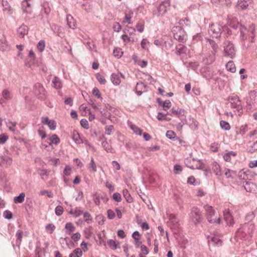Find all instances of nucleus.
Returning a JSON list of instances; mask_svg holds the SVG:
<instances>
[{
  "mask_svg": "<svg viewBox=\"0 0 257 257\" xmlns=\"http://www.w3.org/2000/svg\"><path fill=\"white\" fill-rule=\"evenodd\" d=\"M247 28L244 26L240 25V39L242 41H244L247 39L246 32Z\"/></svg>",
  "mask_w": 257,
  "mask_h": 257,
  "instance_id": "obj_21",
  "label": "nucleus"
},
{
  "mask_svg": "<svg viewBox=\"0 0 257 257\" xmlns=\"http://www.w3.org/2000/svg\"><path fill=\"white\" fill-rule=\"evenodd\" d=\"M231 108H236L239 113H242L241 101L237 95L232 96L228 98Z\"/></svg>",
  "mask_w": 257,
  "mask_h": 257,
  "instance_id": "obj_7",
  "label": "nucleus"
},
{
  "mask_svg": "<svg viewBox=\"0 0 257 257\" xmlns=\"http://www.w3.org/2000/svg\"><path fill=\"white\" fill-rule=\"evenodd\" d=\"M8 136L5 134L0 135V144H4L8 139Z\"/></svg>",
  "mask_w": 257,
  "mask_h": 257,
  "instance_id": "obj_52",
  "label": "nucleus"
},
{
  "mask_svg": "<svg viewBox=\"0 0 257 257\" xmlns=\"http://www.w3.org/2000/svg\"><path fill=\"white\" fill-rule=\"evenodd\" d=\"M25 194L24 192L20 193L19 196L15 197L14 201L15 203H21L24 201Z\"/></svg>",
  "mask_w": 257,
  "mask_h": 257,
  "instance_id": "obj_26",
  "label": "nucleus"
},
{
  "mask_svg": "<svg viewBox=\"0 0 257 257\" xmlns=\"http://www.w3.org/2000/svg\"><path fill=\"white\" fill-rule=\"evenodd\" d=\"M224 219L226 223L229 226H231L234 224L232 216L229 209L225 210L223 211Z\"/></svg>",
  "mask_w": 257,
  "mask_h": 257,
  "instance_id": "obj_13",
  "label": "nucleus"
},
{
  "mask_svg": "<svg viewBox=\"0 0 257 257\" xmlns=\"http://www.w3.org/2000/svg\"><path fill=\"white\" fill-rule=\"evenodd\" d=\"M162 106L163 107L164 110H166L171 107V102L170 100H167L163 102Z\"/></svg>",
  "mask_w": 257,
  "mask_h": 257,
  "instance_id": "obj_49",
  "label": "nucleus"
},
{
  "mask_svg": "<svg viewBox=\"0 0 257 257\" xmlns=\"http://www.w3.org/2000/svg\"><path fill=\"white\" fill-rule=\"evenodd\" d=\"M53 87L56 89H60L61 88L62 85L59 79L56 76H55L52 80Z\"/></svg>",
  "mask_w": 257,
  "mask_h": 257,
  "instance_id": "obj_24",
  "label": "nucleus"
},
{
  "mask_svg": "<svg viewBox=\"0 0 257 257\" xmlns=\"http://www.w3.org/2000/svg\"><path fill=\"white\" fill-rule=\"evenodd\" d=\"M8 48V44L5 38L0 39V50L5 51Z\"/></svg>",
  "mask_w": 257,
  "mask_h": 257,
  "instance_id": "obj_29",
  "label": "nucleus"
},
{
  "mask_svg": "<svg viewBox=\"0 0 257 257\" xmlns=\"http://www.w3.org/2000/svg\"><path fill=\"white\" fill-rule=\"evenodd\" d=\"M166 136L170 140H175L176 138H177L176 134L172 131H168Z\"/></svg>",
  "mask_w": 257,
  "mask_h": 257,
  "instance_id": "obj_43",
  "label": "nucleus"
},
{
  "mask_svg": "<svg viewBox=\"0 0 257 257\" xmlns=\"http://www.w3.org/2000/svg\"><path fill=\"white\" fill-rule=\"evenodd\" d=\"M35 87V94L38 98L41 100L45 99L47 95L44 87L39 83L36 84Z\"/></svg>",
  "mask_w": 257,
  "mask_h": 257,
  "instance_id": "obj_8",
  "label": "nucleus"
},
{
  "mask_svg": "<svg viewBox=\"0 0 257 257\" xmlns=\"http://www.w3.org/2000/svg\"><path fill=\"white\" fill-rule=\"evenodd\" d=\"M81 125L84 128L88 129L89 128V124L88 121L85 119H82L80 121Z\"/></svg>",
  "mask_w": 257,
  "mask_h": 257,
  "instance_id": "obj_55",
  "label": "nucleus"
},
{
  "mask_svg": "<svg viewBox=\"0 0 257 257\" xmlns=\"http://www.w3.org/2000/svg\"><path fill=\"white\" fill-rule=\"evenodd\" d=\"M170 7L169 0H166L162 2L157 8V10L154 12L153 14L159 17L164 15L167 11V8Z\"/></svg>",
  "mask_w": 257,
  "mask_h": 257,
  "instance_id": "obj_6",
  "label": "nucleus"
},
{
  "mask_svg": "<svg viewBox=\"0 0 257 257\" xmlns=\"http://www.w3.org/2000/svg\"><path fill=\"white\" fill-rule=\"evenodd\" d=\"M28 28L26 25H22L20 27L18 30V33L19 37H24L28 33Z\"/></svg>",
  "mask_w": 257,
  "mask_h": 257,
  "instance_id": "obj_20",
  "label": "nucleus"
},
{
  "mask_svg": "<svg viewBox=\"0 0 257 257\" xmlns=\"http://www.w3.org/2000/svg\"><path fill=\"white\" fill-rule=\"evenodd\" d=\"M182 170L181 166L179 165H175L174 167V171L175 174H180Z\"/></svg>",
  "mask_w": 257,
  "mask_h": 257,
  "instance_id": "obj_56",
  "label": "nucleus"
},
{
  "mask_svg": "<svg viewBox=\"0 0 257 257\" xmlns=\"http://www.w3.org/2000/svg\"><path fill=\"white\" fill-rule=\"evenodd\" d=\"M224 56L233 58L235 55L234 45L230 41H227L223 43Z\"/></svg>",
  "mask_w": 257,
  "mask_h": 257,
  "instance_id": "obj_5",
  "label": "nucleus"
},
{
  "mask_svg": "<svg viewBox=\"0 0 257 257\" xmlns=\"http://www.w3.org/2000/svg\"><path fill=\"white\" fill-rule=\"evenodd\" d=\"M16 125H17L16 122H13V121H10L7 123V125L9 127V130L10 131L13 132L14 133H15L16 132V130L15 128Z\"/></svg>",
  "mask_w": 257,
  "mask_h": 257,
  "instance_id": "obj_37",
  "label": "nucleus"
},
{
  "mask_svg": "<svg viewBox=\"0 0 257 257\" xmlns=\"http://www.w3.org/2000/svg\"><path fill=\"white\" fill-rule=\"evenodd\" d=\"M112 198L116 202H120L121 200V195L117 192L113 193Z\"/></svg>",
  "mask_w": 257,
  "mask_h": 257,
  "instance_id": "obj_51",
  "label": "nucleus"
},
{
  "mask_svg": "<svg viewBox=\"0 0 257 257\" xmlns=\"http://www.w3.org/2000/svg\"><path fill=\"white\" fill-rule=\"evenodd\" d=\"M120 76L123 77L121 74L112 73L111 75L110 79L113 84L117 85H119L121 82Z\"/></svg>",
  "mask_w": 257,
  "mask_h": 257,
  "instance_id": "obj_16",
  "label": "nucleus"
},
{
  "mask_svg": "<svg viewBox=\"0 0 257 257\" xmlns=\"http://www.w3.org/2000/svg\"><path fill=\"white\" fill-rule=\"evenodd\" d=\"M38 132L39 135L41 137L42 140L44 139L46 137V134L44 127L42 126L41 128H40L38 130Z\"/></svg>",
  "mask_w": 257,
  "mask_h": 257,
  "instance_id": "obj_47",
  "label": "nucleus"
},
{
  "mask_svg": "<svg viewBox=\"0 0 257 257\" xmlns=\"http://www.w3.org/2000/svg\"><path fill=\"white\" fill-rule=\"evenodd\" d=\"M219 168V165L216 162L214 163L213 164L212 169L216 175H219V171H217Z\"/></svg>",
  "mask_w": 257,
  "mask_h": 257,
  "instance_id": "obj_54",
  "label": "nucleus"
},
{
  "mask_svg": "<svg viewBox=\"0 0 257 257\" xmlns=\"http://www.w3.org/2000/svg\"><path fill=\"white\" fill-rule=\"evenodd\" d=\"M55 227L53 224H49L46 226V229L51 234L54 230Z\"/></svg>",
  "mask_w": 257,
  "mask_h": 257,
  "instance_id": "obj_53",
  "label": "nucleus"
},
{
  "mask_svg": "<svg viewBox=\"0 0 257 257\" xmlns=\"http://www.w3.org/2000/svg\"><path fill=\"white\" fill-rule=\"evenodd\" d=\"M65 229L66 233L70 234L75 231V227L71 222H68L65 225Z\"/></svg>",
  "mask_w": 257,
  "mask_h": 257,
  "instance_id": "obj_23",
  "label": "nucleus"
},
{
  "mask_svg": "<svg viewBox=\"0 0 257 257\" xmlns=\"http://www.w3.org/2000/svg\"><path fill=\"white\" fill-rule=\"evenodd\" d=\"M190 218L195 226H198L203 220V216L200 210L196 206L191 209Z\"/></svg>",
  "mask_w": 257,
  "mask_h": 257,
  "instance_id": "obj_2",
  "label": "nucleus"
},
{
  "mask_svg": "<svg viewBox=\"0 0 257 257\" xmlns=\"http://www.w3.org/2000/svg\"><path fill=\"white\" fill-rule=\"evenodd\" d=\"M63 173L65 176H70L71 173V167L69 166H66L64 170Z\"/></svg>",
  "mask_w": 257,
  "mask_h": 257,
  "instance_id": "obj_57",
  "label": "nucleus"
},
{
  "mask_svg": "<svg viewBox=\"0 0 257 257\" xmlns=\"http://www.w3.org/2000/svg\"><path fill=\"white\" fill-rule=\"evenodd\" d=\"M226 67L227 70L232 73H234L236 71V68L234 64L231 61H229L226 65Z\"/></svg>",
  "mask_w": 257,
  "mask_h": 257,
  "instance_id": "obj_34",
  "label": "nucleus"
},
{
  "mask_svg": "<svg viewBox=\"0 0 257 257\" xmlns=\"http://www.w3.org/2000/svg\"><path fill=\"white\" fill-rule=\"evenodd\" d=\"M4 217L8 219H11L13 217L12 213L9 210H6L4 212Z\"/></svg>",
  "mask_w": 257,
  "mask_h": 257,
  "instance_id": "obj_58",
  "label": "nucleus"
},
{
  "mask_svg": "<svg viewBox=\"0 0 257 257\" xmlns=\"http://www.w3.org/2000/svg\"><path fill=\"white\" fill-rule=\"evenodd\" d=\"M84 218L85 221L87 223H90L92 220L91 215L88 213L87 212L84 214Z\"/></svg>",
  "mask_w": 257,
  "mask_h": 257,
  "instance_id": "obj_61",
  "label": "nucleus"
},
{
  "mask_svg": "<svg viewBox=\"0 0 257 257\" xmlns=\"http://www.w3.org/2000/svg\"><path fill=\"white\" fill-rule=\"evenodd\" d=\"M63 208L61 206H58L55 208V213L58 216L61 215L63 213Z\"/></svg>",
  "mask_w": 257,
  "mask_h": 257,
  "instance_id": "obj_50",
  "label": "nucleus"
},
{
  "mask_svg": "<svg viewBox=\"0 0 257 257\" xmlns=\"http://www.w3.org/2000/svg\"><path fill=\"white\" fill-rule=\"evenodd\" d=\"M228 24H229V26L234 29H237L238 28L239 23L236 20V19H228Z\"/></svg>",
  "mask_w": 257,
  "mask_h": 257,
  "instance_id": "obj_28",
  "label": "nucleus"
},
{
  "mask_svg": "<svg viewBox=\"0 0 257 257\" xmlns=\"http://www.w3.org/2000/svg\"><path fill=\"white\" fill-rule=\"evenodd\" d=\"M255 26L253 24L250 25L248 28H247V32L248 35L250 37L251 40L250 42L253 43L254 37V33H255Z\"/></svg>",
  "mask_w": 257,
  "mask_h": 257,
  "instance_id": "obj_19",
  "label": "nucleus"
},
{
  "mask_svg": "<svg viewBox=\"0 0 257 257\" xmlns=\"http://www.w3.org/2000/svg\"><path fill=\"white\" fill-rule=\"evenodd\" d=\"M244 188L247 192H253L256 191V185L251 182L246 181L243 185Z\"/></svg>",
  "mask_w": 257,
  "mask_h": 257,
  "instance_id": "obj_15",
  "label": "nucleus"
},
{
  "mask_svg": "<svg viewBox=\"0 0 257 257\" xmlns=\"http://www.w3.org/2000/svg\"><path fill=\"white\" fill-rule=\"evenodd\" d=\"M222 30L223 26L217 23L212 24L209 26L208 33L213 38H218L220 37Z\"/></svg>",
  "mask_w": 257,
  "mask_h": 257,
  "instance_id": "obj_4",
  "label": "nucleus"
},
{
  "mask_svg": "<svg viewBox=\"0 0 257 257\" xmlns=\"http://www.w3.org/2000/svg\"><path fill=\"white\" fill-rule=\"evenodd\" d=\"M23 231L21 230H18L16 233L17 241L21 243L23 237Z\"/></svg>",
  "mask_w": 257,
  "mask_h": 257,
  "instance_id": "obj_45",
  "label": "nucleus"
},
{
  "mask_svg": "<svg viewBox=\"0 0 257 257\" xmlns=\"http://www.w3.org/2000/svg\"><path fill=\"white\" fill-rule=\"evenodd\" d=\"M50 171L47 170H41L39 172V174L41 177V178L43 180H46L48 179V176Z\"/></svg>",
  "mask_w": 257,
  "mask_h": 257,
  "instance_id": "obj_33",
  "label": "nucleus"
},
{
  "mask_svg": "<svg viewBox=\"0 0 257 257\" xmlns=\"http://www.w3.org/2000/svg\"><path fill=\"white\" fill-rule=\"evenodd\" d=\"M187 48L182 44H179L176 46L175 53L177 55H180L182 54L186 53Z\"/></svg>",
  "mask_w": 257,
  "mask_h": 257,
  "instance_id": "obj_18",
  "label": "nucleus"
},
{
  "mask_svg": "<svg viewBox=\"0 0 257 257\" xmlns=\"http://www.w3.org/2000/svg\"><path fill=\"white\" fill-rule=\"evenodd\" d=\"M3 11L6 12L8 14H11L12 13V8L7 2H3Z\"/></svg>",
  "mask_w": 257,
  "mask_h": 257,
  "instance_id": "obj_32",
  "label": "nucleus"
},
{
  "mask_svg": "<svg viewBox=\"0 0 257 257\" xmlns=\"http://www.w3.org/2000/svg\"><path fill=\"white\" fill-rule=\"evenodd\" d=\"M131 128L134 131L136 135L141 136L142 134V130L135 125L132 124L130 126Z\"/></svg>",
  "mask_w": 257,
  "mask_h": 257,
  "instance_id": "obj_40",
  "label": "nucleus"
},
{
  "mask_svg": "<svg viewBox=\"0 0 257 257\" xmlns=\"http://www.w3.org/2000/svg\"><path fill=\"white\" fill-rule=\"evenodd\" d=\"M211 241L215 245L220 246L222 245V241L219 238H216L214 236L211 237L210 239H208V241Z\"/></svg>",
  "mask_w": 257,
  "mask_h": 257,
  "instance_id": "obj_38",
  "label": "nucleus"
},
{
  "mask_svg": "<svg viewBox=\"0 0 257 257\" xmlns=\"http://www.w3.org/2000/svg\"><path fill=\"white\" fill-rule=\"evenodd\" d=\"M108 218L110 219H112L114 218L115 214L113 211L111 209H109L107 211Z\"/></svg>",
  "mask_w": 257,
  "mask_h": 257,
  "instance_id": "obj_62",
  "label": "nucleus"
},
{
  "mask_svg": "<svg viewBox=\"0 0 257 257\" xmlns=\"http://www.w3.org/2000/svg\"><path fill=\"white\" fill-rule=\"evenodd\" d=\"M197 162H198V165H197L196 166L192 165L191 166H190L189 167L192 169H203V164L201 162L200 160H198Z\"/></svg>",
  "mask_w": 257,
  "mask_h": 257,
  "instance_id": "obj_48",
  "label": "nucleus"
},
{
  "mask_svg": "<svg viewBox=\"0 0 257 257\" xmlns=\"http://www.w3.org/2000/svg\"><path fill=\"white\" fill-rule=\"evenodd\" d=\"M70 214L73 215L75 217H78L83 213V211L78 208L71 209L69 212Z\"/></svg>",
  "mask_w": 257,
  "mask_h": 257,
  "instance_id": "obj_31",
  "label": "nucleus"
},
{
  "mask_svg": "<svg viewBox=\"0 0 257 257\" xmlns=\"http://www.w3.org/2000/svg\"><path fill=\"white\" fill-rule=\"evenodd\" d=\"M81 237V235L78 232H77V233H74L72 234V235L71 236V238L73 240H74V241H78Z\"/></svg>",
  "mask_w": 257,
  "mask_h": 257,
  "instance_id": "obj_60",
  "label": "nucleus"
},
{
  "mask_svg": "<svg viewBox=\"0 0 257 257\" xmlns=\"http://www.w3.org/2000/svg\"><path fill=\"white\" fill-rule=\"evenodd\" d=\"M157 117L159 120L169 121L171 119V118L167 117V114H164L161 112H158V115Z\"/></svg>",
  "mask_w": 257,
  "mask_h": 257,
  "instance_id": "obj_36",
  "label": "nucleus"
},
{
  "mask_svg": "<svg viewBox=\"0 0 257 257\" xmlns=\"http://www.w3.org/2000/svg\"><path fill=\"white\" fill-rule=\"evenodd\" d=\"M204 208L206 211V216L207 220L210 223H220V218L217 219L212 218L213 216L215 215L216 213L215 210L213 208L212 206H209L207 204L204 205Z\"/></svg>",
  "mask_w": 257,
  "mask_h": 257,
  "instance_id": "obj_3",
  "label": "nucleus"
},
{
  "mask_svg": "<svg viewBox=\"0 0 257 257\" xmlns=\"http://www.w3.org/2000/svg\"><path fill=\"white\" fill-rule=\"evenodd\" d=\"M135 235H137V236H139L140 235V234L138 231H135V232H134V233H133V235H132V237L135 240V244L136 245V247H138L140 246H141L142 242L139 240V239L138 237L135 236Z\"/></svg>",
  "mask_w": 257,
  "mask_h": 257,
  "instance_id": "obj_30",
  "label": "nucleus"
},
{
  "mask_svg": "<svg viewBox=\"0 0 257 257\" xmlns=\"http://www.w3.org/2000/svg\"><path fill=\"white\" fill-rule=\"evenodd\" d=\"M250 101H247L248 105L251 106L252 104L256 107L257 105V94L256 92L254 90L250 91L249 93Z\"/></svg>",
  "mask_w": 257,
  "mask_h": 257,
  "instance_id": "obj_12",
  "label": "nucleus"
},
{
  "mask_svg": "<svg viewBox=\"0 0 257 257\" xmlns=\"http://www.w3.org/2000/svg\"><path fill=\"white\" fill-rule=\"evenodd\" d=\"M220 125L222 128L228 131L229 130L230 128V125L229 123L227 122L224 121V120H221L220 121Z\"/></svg>",
  "mask_w": 257,
  "mask_h": 257,
  "instance_id": "obj_41",
  "label": "nucleus"
},
{
  "mask_svg": "<svg viewBox=\"0 0 257 257\" xmlns=\"http://www.w3.org/2000/svg\"><path fill=\"white\" fill-rule=\"evenodd\" d=\"M145 84L142 82H138L137 83V85H136V90H143V89H145Z\"/></svg>",
  "mask_w": 257,
  "mask_h": 257,
  "instance_id": "obj_63",
  "label": "nucleus"
},
{
  "mask_svg": "<svg viewBox=\"0 0 257 257\" xmlns=\"http://www.w3.org/2000/svg\"><path fill=\"white\" fill-rule=\"evenodd\" d=\"M41 122L43 124L47 125L51 130L54 131L56 128V121L53 119H50L48 116L42 117Z\"/></svg>",
  "mask_w": 257,
  "mask_h": 257,
  "instance_id": "obj_10",
  "label": "nucleus"
},
{
  "mask_svg": "<svg viewBox=\"0 0 257 257\" xmlns=\"http://www.w3.org/2000/svg\"><path fill=\"white\" fill-rule=\"evenodd\" d=\"M175 28V27L174 28ZM175 29H178L179 31L176 33H174V38L180 42L184 43L186 40V36L184 34V32L182 31L180 27H176Z\"/></svg>",
  "mask_w": 257,
  "mask_h": 257,
  "instance_id": "obj_11",
  "label": "nucleus"
},
{
  "mask_svg": "<svg viewBox=\"0 0 257 257\" xmlns=\"http://www.w3.org/2000/svg\"><path fill=\"white\" fill-rule=\"evenodd\" d=\"M105 134L107 135H110L111 134H112L113 133V130H114L113 125H106L105 127Z\"/></svg>",
  "mask_w": 257,
  "mask_h": 257,
  "instance_id": "obj_42",
  "label": "nucleus"
},
{
  "mask_svg": "<svg viewBox=\"0 0 257 257\" xmlns=\"http://www.w3.org/2000/svg\"><path fill=\"white\" fill-rule=\"evenodd\" d=\"M185 110L182 109H177V110L174 108H172L170 110V114H174L178 117H180V116L184 115Z\"/></svg>",
  "mask_w": 257,
  "mask_h": 257,
  "instance_id": "obj_22",
  "label": "nucleus"
},
{
  "mask_svg": "<svg viewBox=\"0 0 257 257\" xmlns=\"http://www.w3.org/2000/svg\"><path fill=\"white\" fill-rule=\"evenodd\" d=\"M107 243L110 248L113 250L116 249L118 247H120L116 242L113 239H110L108 241Z\"/></svg>",
  "mask_w": 257,
  "mask_h": 257,
  "instance_id": "obj_39",
  "label": "nucleus"
},
{
  "mask_svg": "<svg viewBox=\"0 0 257 257\" xmlns=\"http://www.w3.org/2000/svg\"><path fill=\"white\" fill-rule=\"evenodd\" d=\"M248 7V4L245 0H238L236 7L238 10H245Z\"/></svg>",
  "mask_w": 257,
  "mask_h": 257,
  "instance_id": "obj_17",
  "label": "nucleus"
},
{
  "mask_svg": "<svg viewBox=\"0 0 257 257\" xmlns=\"http://www.w3.org/2000/svg\"><path fill=\"white\" fill-rule=\"evenodd\" d=\"M79 110L83 116H86L87 114H90L89 108L85 104L81 105L79 107Z\"/></svg>",
  "mask_w": 257,
  "mask_h": 257,
  "instance_id": "obj_25",
  "label": "nucleus"
},
{
  "mask_svg": "<svg viewBox=\"0 0 257 257\" xmlns=\"http://www.w3.org/2000/svg\"><path fill=\"white\" fill-rule=\"evenodd\" d=\"M82 255L81 249L77 248L69 254V257H81Z\"/></svg>",
  "mask_w": 257,
  "mask_h": 257,
  "instance_id": "obj_27",
  "label": "nucleus"
},
{
  "mask_svg": "<svg viewBox=\"0 0 257 257\" xmlns=\"http://www.w3.org/2000/svg\"><path fill=\"white\" fill-rule=\"evenodd\" d=\"M89 169H90V171H92L93 172H95L96 171L95 161L93 158L91 159V163H90L89 166Z\"/></svg>",
  "mask_w": 257,
  "mask_h": 257,
  "instance_id": "obj_59",
  "label": "nucleus"
},
{
  "mask_svg": "<svg viewBox=\"0 0 257 257\" xmlns=\"http://www.w3.org/2000/svg\"><path fill=\"white\" fill-rule=\"evenodd\" d=\"M2 95L4 98L6 99L10 100L12 99V96L10 92L7 89L3 90Z\"/></svg>",
  "mask_w": 257,
  "mask_h": 257,
  "instance_id": "obj_44",
  "label": "nucleus"
},
{
  "mask_svg": "<svg viewBox=\"0 0 257 257\" xmlns=\"http://www.w3.org/2000/svg\"><path fill=\"white\" fill-rule=\"evenodd\" d=\"M45 47V43L44 40H40L38 44L37 48L40 51L42 52Z\"/></svg>",
  "mask_w": 257,
  "mask_h": 257,
  "instance_id": "obj_46",
  "label": "nucleus"
},
{
  "mask_svg": "<svg viewBox=\"0 0 257 257\" xmlns=\"http://www.w3.org/2000/svg\"><path fill=\"white\" fill-rule=\"evenodd\" d=\"M108 107H110L109 104L105 103H103V106L100 105L99 107L97 106V109H100V113L105 117L104 118L100 119L102 124L109 123V121H112V119L115 118V117L114 116H112L110 115V112L108 111L107 109Z\"/></svg>",
  "mask_w": 257,
  "mask_h": 257,
  "instance_id": "obj_1",
  "label": "nucleus"
},
{
  "mask_svg": "<svg viewBox=\"0 0 257 257\" xmlns=\"http://www.w3.org/2000/svg\"><path fill=\"white\" fill-rule=\"evenodd\" d=\"M113 29L114 31L118 32L121 29V27L119 23H115L113 26Z\"/></svg>",
  "mask_w": 257,
  "mask_h": 257,
  "instance_id": "obj_64",
  "label": "nucleus"
},
{
  "mask_svg": "<svg viewBox=\"0 0 257 257\" xmlns=\"http://www.w3.org/2000/svg\"><path fill=\"white\" fill-rule=\"evenodd\" d=\"M60 142V140L57 135L53 134L51 136H49L47 140L43 142V145L45 146V147H47L48 146H52L53 144L57 145Z\"/></svg>",
  "mask_w": 257,
  "mask_h": 257,
  "instance_id": "obj_9",
  "label": "nucleus"
},
{
  "mask_svg": "<svg viewBox=\"0 0 257 257\" xmlns=\"http://www.w3.org/2000/svg\"><path fill=\"white\" fill-rule=\"evenodd\" d=\"M123 195L127 202L131 203L133 202V198L131 197V194L127 189L123 190Z\"/></svg>",
  "mask_w": 257,
  "mask_h": 257,
  "instance_id": "obj_35",
  "label": "nucleus"
},
{
  "mask_svg": "<svg viewBox=\"0 0 257 257\" xmlns=\"http://www.w3.org/2000/svg\"><path fill=\"white\" fill-rule=\"evenodd\" d=\"M209 44L211 46L212 49V53L213 54V55L210 57V62L209 63L211 64L212 62L215 61V54L217 52V50L218 49V45L212 39H209L208 40Z\"/></svg>",
  "mask_w": 257,
  "mask_h": 257,
  "instance_id": "obj_14",
  "label": "nucleus"
}]
</instances>
